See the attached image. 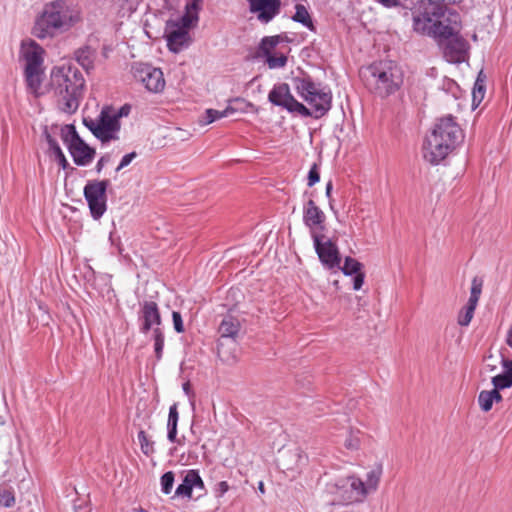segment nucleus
Listing matches in <instances>:
<instances>
[{
	"label": "nucleus",
	"instance_id": "nucleus-31",
	"mask_svg": "<svg viewBox=\"0 0 512 512\" xmlns=\"http://www.w3.org/2000/svg\"><path fill=\"white\" fill-rule=\"evenodd\" d=\"M15 504V495L13 488L8 484L0 485V505L5 508L13 507Z\"/></svg>",
	"mask_w": 512,
	"mask_h": 512
},
{
	"label": "nucleus",
	"instance_id": "nucleus-47",
	"mask_svg": "<svg viewBox=\"0 0 512 512\" xmlns=\"http://www.w3.org/2000/svg\"><path fill=\"white\" fill-rule=\"evenodd\" d=\"M136 157H137V153L135 151L124 155L122 157L118 167L116 168V172H119L120 170H122L123 168L128 166Z\"/></svg>",
	"mask_w": 512,
	"mask_h": 512
},
{
	"label": "nucleus",
	"instance_id": "nucleus-26",
	"mask_svg": "<svg viewBox=\"0 0 512 512\" xmlns=\"http://www.w3.org/2000/svg\"><path fill=\"white\" fill-rule=\"evenodd\" d=\"M24 73L28 89L35 96L41 95L42 93H40L39 90L41 88L44 71H33L32 74H30L29 71H24Z\"/></svg>",
	"mask_w": 512,
	"mask_h": 512
},
{
	"label": "nucleus",
	"instance_id": "nucleus-5",
	"mask_svg": "<svg viewBox=\"0 0 512 512\" xmlns=\"http://www.w3.org/2000/svg\"><path fill=\"white\" fill-rule=\"evenodd\" d=\"M365 86L375 95L386 98L396 93L403 84V71L394 61L373 62L360 70Z\"/></svg>",
	"mask_w": 512,
	"mask_h": 512
},
{
	"label": "nucleus",
	"instance_id": "nucleus-52",
	"mask_svg": "<svg viewBox=\"0 0 512 512\" xmlns=\"http://www.w3.org/2000/svg\"><path fill=\"white\" fill-rule=\"evenodd\" d=\"M110 162V155L109 154H105L103 155L97 162L96 166H95V170L97 173H100L102 171V169L105 167L106 164H108Z\"/></svg>",
	"mask_w": 512,
	"mask_h": 512
},
{
	"label": "nucleus",
	"instance_id": "nucleus-11",
	"mask_svg": "<svg viewBox=\"0 0 512 512\" xmlns=\"http://www.w3.org/2000/svg\"><path fill=\"white\" fill-rule=\"evenodd\" d=\"M134 78L144 84L153 93L161 92L165 87L163 72L149 64L140 63L133 67Z\"/></svg>",
	"mask_w": 512,
	"mask_h": 512
},
{
	"label": "nucleus",
	"instance_id": "nucleus-28",
	"mask_svg": "<svg viewBox=\"0 0 512 512\" xmlns=\"http://www.w3.org/2000/svg\"><path fill=\"white\" fill-rule=\"evenodd\" d=\"M60 135L63 142L67 145V147H72L73 143L78 142L82 139L75 126L73 124H67L60 128Z\"/></svg>",
	"mask_w": 512,
	"mask_h": 512
},
{
	"label": "nucleus",
	"instance_id": "nucleus-46",
	"mask_svg": "<svg viewBox=\"0 0 512 512\" xmlns=\"http://www.w3.org/2000/svg\"><path fill=\"white\" fill-rule=\"evenodd\" d=\"M443 89L446 92H450L454 98H457V93L460 91L457 83L451 79H445L443 81Z\"/></svg>",
	"mask_w": 512,
	"mask_h": 512
},
{
	"label": "nucleus",
	"instance_id": "nucleus-61",
	"mask_svg": "<svg viewBox=\"0 0 512 512\" xmlns=\"http://www.w3.org/2000/svg\"><path fill=\"white\" fill-rule=\"evenodd\" d=\"M258 489H259V491H260L261 493H264V492H265L263 482H259V484H258Z\"/></svg>",
	"mask_w": 512,
	"mask_h": 512
},
{
	"label": "nucleus",
	"instance_id": "nucleus-2",
	"mask_svg": "<svg viewBox=\"0 0 512 512\" xmlns=\"http://www.w3.org/2000/svg\"><path fill=\"white\" fill-rule=\"evenodd\" d=\"M85 80L82 73L74 67H54L51 71L49 88L58 98L61 111L73 114L77 111L83 96Z\"/></svg>",
	"mask_w": 512,
	"mask_h": 512
},
{
	"label": "nucleus",
	"instance_id": "nucleus-24",
	"mask_svg": "<svg viewBox=\"0 0 512 512\" xmlns=\"http://www.w3.org/2000/svg\"><path fill=\"white\" fill-rule=\"evenodd\" d=\"M96 56V51L92 49L90 46H84L75 51V58L77 62L85 69L87 72L94 68V59Z\"/></svg>",
	"mask_w": 512,
	"mask_h": 512
},
{
	"label": "nucleus",
	"instance_id": "nucleus-55",
	"mask_svg": "<svg viewBox=\"0 0 512 512\" xmlns=\"http://www.w3.org/2000/svg\"><path fill=\"white\" fill-rule=\"evenodd\" d=\"M500 389H497L494 387V389L490 390V395L492 397V401L494 402H500L502 400V396L499 392Z\"/></svg>",
	"mask_w": 512,
	"mask_h": 512
},
{
	"label": "nucleus",
	"instance_id": "nucleus-15",
	"mask_svg": "<svg viewBox=\"0 0 512 512\" xmlns=\"http://www.w3.org/2000/svg\"><path fill=\"white\" fill-rule=\"evenodd\" d=\"M140 332L147 334L154 327H161L162 317L158 304L154 301L145 300L140 303L139 310Z\"/></svg>",
	"mask_w": 512,
	"mask_h": 512
},
{
	"label": "nucleus",
	"instance_id": "nucleus-60",
	"mask_svg": "<svg viewBox=\"0 0 512 512\" xmlns=\"http://www.w3.org/2000/svg\"><path fill=\"white\" fill-rule=\"evenodd\" d=\"M109 239H110L112 245H117V247L119 249V252L121 253V248L119 247V242L115 243L114 233L113 232L110 233Z\"/></svg>",
	"mask_w": 512,
	"mask_h": 512
},
{
	"label": "nucleus",
	"instance_id": "nucleus-12",
	"mask_svg": "<svg viewBox=\"0 0 512 512\" xmlns=\"http://www.w3.org/2000/svg\"><path fill=\"white\" fill-rule=\"evenodd\" d=\"M443 51L444 58L449 63H460L464 59L467 50V41L458 35L457 28L455 33L449 38H435Z\"/></svg>",
	"mask_w": 512,
	"mask_h": 512
},
{
	"label": "nucleus",
	"instance_id": "nucleus-41",
	"mask_svg": "<svg viewBox=\"0 0 512 512\" xmlns=\"http://www.w3.org/2000/svg\"><path fill=\"white\" fill-rule=\"evenodd\" d=\"M485 94V83L483 79L477 78L473 88V103L478 105L484 98Z\"/></svg>",
	"mask_w": 512,
	"mask_h": 512
},
{
	"label": "nucleus",
	"instance_id": "nucleus-51",
	"mask_svg": "<svg viewBox=\"0 0 512 512\" xmlns=\"http://www.w3.org/2000/svg\"><path fill=\"white\" fill-rule=\"evenodd\" d=\"M179 420V413H178V407L177 403H174L169 408V414H168V421L172 423H178Z\"/></svg>",
	"mask_w": 512,
	"mask_h": 512
},
{
	"label": "nucleus",
	"instance_id": "nucleus-23",
	"mask_svg": "<svg viewBox=\"0 0 512 512\" xmlns=\"http://www.w3.org/2000/svg\"><path fill=\"white\" fill-rule=\"evenodd\" d=\"M504 371L492 378V384L497 389H506L512 386V360L503 358Z\"/></svg>",
	"mask_w": 512,
	"mask_h": 512
},
{
	"label": "nucleus",
	"instance_id": "nucleus-1",
	"mask_svg": "<svg viewBox=\"0 0 512 512\" xmlns=\"http://www.w3.org/2000/svg\"><path fill=\"white\" fill-rule=\"evenodd\" d=\"M312 106V110L299 102L291 93L287 83H278L273 86L268 94V100L275 106L287 110L291 114H298L301 117H313L319 119L326 115L332 106V93L327 87H321L311 94L300 96Z\"/></svg>",
	"mask_w": 512,
	"mask_h": 512
},
{
	"label": "nucleus",
	"instance_id": "nucleus-40",
	"mask_svg": "<svg viewBox=\"0 0 512 512\" xmlns=\"http://www.w3.org/2000/svg\"><path fill=\"white\" fill-rule=\"evenodd\" d=\"M266 63L270 69L282 68L286 66L288 58L286 55L281 54L280 56H274L270 54L265 57Z\"/></svg>",
	"mask_w": 512,
	"mask_h": 512
},
{
	"label": "nucleus",
	"instance_id": "nucleus-8",
	"mask_svg": "<svg viewBox=\"0 0 512 512\" xmlns=\"http://www.w3.org/2000/svg\"><path fill=\"white\" fill-rule=\"evenodd\" d=\"M330 491L335 495V500L343 505L362 502L367 496L364 482L355 476L338 479Z\"/></svg>",
	"mask_w": 512,
	"mask_h": 512
},
{
	"label": "nucleus",
	"instance_id": "nucleus-37",
	"mask_svg": "<svg viewBox=\"0 0 512 512\" xmlns=\"http://www.w3.org/2000/svg\"><path fill=\"white\" fill-rule=\"evenodd\" d=\"M138 441L140 443L141 451L146 456H150L155 452L154 442L149 440L145 431L141 430L138 433Z\"/></svg>",
	"mask_w": 512,
	"mask_h": 512
},
{
	"label": "nucleus",
	"instance_id": "nucleus-59",
	"mask_svg": "<svg viewBox=\"0 0 512 512\" xmlns=\"http://www.w3.org/2000/svg\"><path fill=\"white\" fill-rule=\"evenodd\" d=\"M183 391H184L187 395H189V394H190V391H191V385H190V383H189V382H185V383L183 384Z\"/></svg>",
	"mask_w": 512,
	"mask_h": 512
},
{
	"label": "nucleus",
	"instance_id": "nucleus-25",
	"mask_svg": "<svg viewBox=\"0 0 512 512\" xmlns=\"http://www.w3.org/2000/svg\"><path fill=\"white\" fill-rule=\"evenodd\" d=\"M294 22L300 23L307 27L310 31L316 32V27L313 23V20L307 10V8L302 4L295 5V13L291 17Z\"/></svg>",
	"mask_w": 512,
	"mask_h": 512
},
{
	"label": "nucleus",
	"instance_id": "nucleus-30",
	"mask_svg": "<svg viewBox=\"0 0 512 512\" xmlns=\"http://www.w3.org/2000/svg\"><path fill=\"white\" fill-rule=\"evenodd\" d=\"M152 339L154 341L155 357L159 361L162 358L164 349V332L161 327L153 328Z\"/></svg>",
	"mask_w": 512,
	"mask_h": 512
},
{
	"label": "nucleus",
	"instance_id": "nucleus-49",
	"mask_svg": "<svg viewBox=\"0 0 512 512\" xmlns=\"http://www.w3.org/2000/svg\"><path fill=\"white\" fill-rule=\"evenodd\" d=\"M83 124L85 125V127H87L91 132L92 134L98 139V133L96 131V129L98 128V119L97 120H93L91 118H83Z\"/></svg>",
	"mask_w": 512,
	"mask_h": 512
},
{
	"label": "nucleus",
	"instance_id": "nucleus-33",
	"mask_svg": "<svg viewBox=\"0 0 512 512\" xmlns=\"http://www.w3.org/2000/svg\"><path fill=\"white\" fill-rule=\"evenodd\" d=\"M235 112V109L231 106H228L226 109L219 111L215 109H207L205 112V124H210L218 119L223 117H227L228 115Z\"/></svg>",
	"mask_w": 512,
	"mask_h": 512
},
{
	"label": "nucleus",
	"instance_id": "nucleus-48",
	"mask_svg": "<svg viewBox=\"0 0 512 512\" xmlns=\"http://www.w3.org/2000/svg\"><path fill=\"white\" fill-rule=\"evenodd\" d=\"M130 112H131V106L129 104H124L117 111H114L112 109V115L114 117H116V119H118V121H120V118L128 116L130 114Z\"/></svg>",
	"mask_w": 512,
	"mask_h": 512
},
{
	"label": "nucleus",
	"instance_id": "nucleus-6",
	"mask_svg": "<svg viewBox=\"0 0 512 512\" xmlns=\"http://www.w3.org/2000/svg\"><path fill=\"white\" fill-rule=\"evenodd\" d=\"M78 21V15L64 0L45 5L37 18L32 34L38 39L53 37L56 33L69 30Z\"/></svg>",
	"mask_w": 512,
	"mask_h": 512
},
{
	"label": "nucleus",
	"instance_id": "nucleus-39",
	"mask_svg": "<svg viewBox=\"0 0 512 512\" xmlns=\"http://www.w3.org/2000/svg\"><path fill=\"white\" fill-rule=\"evenodd\" d=\"M175 474L173 471L165 472L160 479L161 491L168 495L171 493L174 485Z\"/></svg>",
	"mask_w": 512,
	"mask_h": 512
},
{
	"label": "nucleus",
	"instance_id": "nucleus-53",
	"mask_svg": "<svg viewBox=\"0 0 512 512\" xmlns=\"http://www.w3.org/2000/svg\"><path fill=\"white\" fill-rule=\"evenodd\" d=\"M202 0H191V2L187 3L186 11H192V13H197L200 10V4Z\"/></svg>",
	"mask_w": 512,
	"mask_h": 512
},
{
	"label": "nucleus",
	"instance_id": "nucleus-50",
	"mask_svg": "<svg viewBox=\"0 0 512 512\" xmlns=\"http://www.w3.org/2000/svg\"><path fill=\"white\" fill-rule=\"evenodd\" d=\"M229 488L230 487L226 481H221V482L217 483L214 488L215 496L217 498L222 497L229 490Z\"/></svg>",
	"mask_w": 512,
	"mask_h": 512
},
{
	"label": "nucleus",
	"instance_id": "nucleus-9",
	"mask_svg": "<svg viewBox=\"0 0 512 512\" xmlns=\"http://www.w3.org/2000/svg\"><path fill=\"white\" fill-rule=\"evenodd\" d=\"M110 185L108 179L89 180L83 189L84 198L88 204L91 216L99 220L107 209V188Z\"/></svg>",
	"mask_w": 512,
	"mask_h": 512
},
{
	"label": "nucleus",
	"instance_id": "nucleus-7",
	"mask_svg": "<svg viewBox=\"0 0 512 512\" xmlns=\"http://www.w3.org/2000/svg\"><path fill=\"white\" fill-rule=\"evenodd\" d=\"M240 328L241 324L237 318L226 315L222 319L218 328L220 337L217 343V351L223 361L229 362L236 360L238 352L237 338Z\"/></svg>",
	"mask_w": 512,
	"mask_h": 512
},
{
	"label": "nucleus",
	"instance_id": "nucleus-3",
	"mask_svg": "<svg viewBox=\"0 0 512 512\" xmlns=\"http://www.w3.org/2000/svg\"><path fill=\"white\" fill-rule=\"evenodd\" d=\"M463 140V132L452 115L438 120L423 144V156L431 164H438Z\"/></svg>",
	"mask_w": 512,
	"mask_h": 512
},
{
	"label": "nucleus",
	"instance_id": "nucleus-13",
	"mask_svg": "<svg viewBox=\"0 0 512 512\" xmlns=\"http://www.w3.org/2000/svg\"><path fill=\"white\" fill-rule=\"evenodd\" d=\"M164 37L168 49L173 53H179L191 43L189 31L180 27L174 20H168L165 26Z\"/></svg>",
	"mask_w": 512,
	"mask_h": 512
},
{
	"label": "nucleus",
	"instance_id": "nucleus-35",
	"mask_svg": "<svg viewBox=\"0 0 512 512\" xmlns=\"http://www.w3.org/2000/svg\"><path fill=\"white\" fill-rule=\"evenodd\" d=\"M483 287V279L481 277L475 276L471 282V291L468 302L476 305L479 301L480 295L482 293Z\"/></svg>",
	"mask_w": 512,
	"mask_h": 512
},
{
	"label": "nucleus",
	"instance_id": "nucleus-58",
	"mask_svg": "<svg viewBox=\"0 0 512 512\" xmlns=\"http://www.w3.org/2000/svg\"><path fill=\"white\" fill-rule=\"evenodd\" d=\"M332 189H333V185H332V181H329L327 184H326V189H325V194L328 198L331 197V192H332Z\"/></svg>",
	"mask_w": 512,
	"mask_h": 512
},
{
	"label": "nucleus",
	"instance_id": "nucleus-45",
	"mask_svg": "<svg viewBox=\"0 0 512 512\" xmlns=\"http://www.w3.org/2000/svg\"><path fill=\"white\" fill-rule=\"evenodd\" d=\"M172 321H173V327L177 333H183L184 332V324L182 315L178 311L172 312Z\"/></svg>",
	"mask_w": 512,
	"mask_h": 512
},
{
	"label": "nucleus",
	"instance_id": "nucleus-63",
	"mask_svg": "<svg viewBox=\"0 0 512 512\" xmlns=\"http://www.w3.org/2000/svg\"><path fill=\"white\" fill-rule=\"evenodd\" d=\"M133 512H148V511H146L142 508H135V509H133Z\"/></svg>",
	"mask_w": 512,
	"mask_h": 512
},
{
	"label": "nucleus",
	"instance_id": "nucleus-22",
	"mask_svg": "<svg viewBox=\"0 0 512 512\" xmlns=\"http://www.w3.org/2000/svg\"><path fill=\"white\" fill-rule=\"evenodd\" d=\"M292 82L299 96L311 94V92L323 87L321 82L314 81L311 75L304 71H301L298 76L293 77Z\"/></svg>",
	"mask_w": 512,
	"mask_h": 512
},
{
	"label": "nucleus",
	"instance_id": "nucleus-21",
	"mask_svg": "<svg viewBox=\"0 0 512 512\" xmlns=\"http://www.w3.org/2000/svg\"><path fill=\"white\" fill-rule=\"evenodd\" d=\"M363 264L360 263L358 260L348 256L344 260V265L339 269L346 275V276H354L353 277V289L359 290L363 283L365 274L362 272Z\"/></svg>",
	"mask_w": 512,
	"mask_h": 512
},
{
	"label": "nucleus",
	"instance_id": "nucleus-10",
	"mask_svg": "<svg viewBox=\"0 0 512 512\" xmlns=\"http://www.w3.org/2000/svg\"><path fill=\"white\" fill-rule=\"evenodd\" d=\"M311 237L321 264L328 270L340 268L341 255L336 242L315 231L311 232Z\"/></svg>",
	"mask_w": 512,
	"mask_h": 512
},
{
	"label": "nucleus",
	"instance_id": "nucleus-14",
	"mask_svg": "<svg viewBox=\"0 0 512 512\" xmlns=\"http://www.w3.org/2000/svg\"><path fill=\"white\" fill-rule=\"evenodd\" d=\"M120 130V121L112 115V108L105 106L98 116V128L96 129L98 139L102 143L117 140V132Z\"/></svg>",
	"mask_w": 512,
	"mask_h": 512
},
{
	"label": "nucleus",
	"instance_id": "nucleus-54",
	"mask_svg": "<svg viewBox=\"0 0 512 512\" xmlns=\"http://www.w3.org/2000/svg\"><path fill=\"white\" fill-rule=\"evenodd\" d=\"M55 158L56 160L58 161L59 165L63 168V169H66L68 168L69 166V163L63 153V151H59L58 154L55 155Z\"/></svg>",
	"mask_w": 512,
	"mask_h": 512
},
{
	"label": "nucleus",
	"instance_id": "nucleus-56",
	"mask_svg": "<svg viewBox=\"0 0 512 512\" xmlns=\"http://www.w3.org/2000/svg\"><path fill=\"white\" fill-rule=\"evenodd\" d=\"M273 37L277 38V44H280L282 42L290 43L292 41L285 33L274 35Z\"/></svg>",
	"mask_w": 512,
	"mask_h": 512
},
{
	"label": "nucleus",
	"instance_id": "nucleus-62",
	"mask_svg": "<svg viewBox=\"0 0 512 512\" xmlns=\"http://www.w3.org/2000/svg\"><path fill=\"white\" fill-rule=\"evenodd\" d=\"M477 78H480V79H485V75L483 74V71H480Z\"/></svg>",
	"mask_w": 512,
	"mask_h": 512
},
{
	"label": "nucleus",
	"instance_id": "nucleus-29",
	"mask_svg": "<svg viewBox=\"0 0 512 512\" xmlns=\"http://www.w3.org/2000/svg\"><path fill=\"white\" fill-rule=\"evenodd\" d=\"M277 45V38H274L273 36L263 37L258 45L256 57H266L272 54V50Z\"/></svg>",
	"mask_w": 512,
	"mask_h": 512
},
{
	"label": "nucleus",
	"instance_id": "nucleus-57",
	"mask_svg": "<svg viewBox=\"0 0 512 512\" xmlns=\"http://www.w3.org/2000/svg\"><path fill=\"white\" fill-rule=\"evenodd\" d=\"M506 343L509 347L512 348V326L509 328L507 332Z\"/></svg>",
	"mask_w": 512,
	"mask_h": 512
},
{
	"label": "nucleus",
	"instance_id": "nucleus-16",
	"mask_svg": "<svg viewBox=\"0 0 512 512\" xmlns=\"http://www.w3.org/2000/svg\"><path fill=\"white\" fill-rule=\"evenodd\" d=\"M251 13L264 24L271 22L281 10V0H247Z\"/></svg>",
	"mask_w": 512,
	"mask_h": 512
},
{
	"label": "nucleus",
	"instance_id": "nucleus-32",
	"mask_svg": "<svg viewBox=\"0 0 512 512\" xmlns=\"http://www.w3.org/2000/svg\"><path fill=\"white\" fill-rule=\"evenodd\" d=\"M58 130V126H52L50 129L45 126L43 130V136L45 137V140L49 146V151H51L54 155L58 154L59 151H62L60 148L57 140L53 136V134H56Z\"/></svg>",
	"mask_w": 512,
	"mask_h": 512
},
{
	"label": "nucleus",
	"instance_id": "nucleus-44",
	"mask_svg": "<svg viewBox=\"0 0 512 512\" xmlns=\"http://www.w3.org/2000/svg\"><path fill=\"white\" fill-rule=\"evenodd\" d=\"M177 425L178 423L167 422V439L172 443L180 444L177 438Z\"/></svg>",
	"mask_w": 512,
	"mask_h": 512
},
{
	"label": "nucleus",
	"instance_id": "nucleus-38",
	"mask_svg": "<svg viewBox=\"0 0 512 512\" xmlns=\"http://www.w3.org/2000/svg\"><path fill=\"white\" fill-rule=\"evenodd\" d=\"M359 434V430H349L348 435L344 441V446L346 449L356 451L360 448Z\"/></svg>",
	"mask_w": 512,
	"mask_h": 512
},
{
	"label": "nucleus",
	"instance_id": "nucleus-34",
	"mask_svg": "<svg viewBox=\"0 0 512 512\" xmlns=\"http://www.w3.org/2000/svg\"><path fill=\"white\" fill-rule=\"evenodd\" d=\"M475 309L476 305L467 302L458 314V324L460 326H468L474 316Z\"/></svg>",
	"mask_w": 512,
	"mask_h": 512
},
{
	"label": "nucleus",
	"instance_id": "nucleus-43",
	"mask_svg": "<svg viewBox=\"0 0 512 512\" xmlns=\"http://www.w3.org/2000/svg\"><path fill=\"white\" fill-rule=\"evenodd\" d=\"M307 180H308L307 185L309 187L314 186L316 183H318L320 181L319 164L314 163L311 166V168L308 172Z\"/></svg>",
	"mask_w": 512,
	"mask_h": 512
},
{
	"label": "nucleus",
	"instance_id": "nucleus-42",
	"mask_svg": "<svg viewBox=\"0 0 512 512\" xmlns=\"http://www.w3.org/2000/svg\"><path fill=\"white\" fill-rule=\"evenodd\" d=\"M478 403L480 408L484 412L490 411L493 406V401L490 392L487 390L481 391L478 395Z\"/></svg>",
	"mask_w": 512,
	"mask_h": 512
},
{
	"label": "nucleus",
	"instance_id": "nucleus-36",
	"mask_svg": "<svg viewBox=\"0 0 512 512\" xmlns=\"http://www.w3.org/2000/svg\"><path fill=\"white\" fill-rule=\"evenodd\" d=\"M197 13H192V11H186L184 15H182L179 19L174 20L175 23L179 24L180 27L190 30L198 22Z\"/></svg>",
	"mask_w": 512,
	"mask_h": 512
},
{
	"label": "nucleus",
	"instance_id": "nucleus-19",
	"mask_svg": "<svg viewBox=\"0 0 512 512\" xmlns=\"http://www.w3.org/2000/svg\"><path fill=\"white\" fill-rule=\"evenodd\" d=\"M326 216L324 212L316 205V203L310 199L308 200L303 208V222L311 229L323 230Z\"/></svg>",
	"mask_w": 512,
	"mask_h": 512
},
{
	"label": "nucleus",
	"instance_id": "nucleus-17",
	"mask_svg": "<svg viewBox=\"0 0 512 512\" xmlns=\"http://www.w3.org/2000/svg\"><path fill=\"white\" fill-rule=\"evenodd\" d=\"M193 489H198L202 492L198 497L206 493V488L199 471L190 469L186 471L182 483L177 486L174 497L192 498Z\"/></svg>",
	"mask_w": 512,
	"mask_h": 512
},
{
	"label": "nucleus",
	"instance_id": "nucleus-4",
	"mask_svg": "<svg viewBox=\"0 0 512 512\" xmlns=\"http://www.w3.org/2000/svg\"><path fill=\"white\" fill-rule=\"evenodd\" d=\"M419 8L412 12L413 29L415 32L433 38H449L455 33V25H457L458 13L451 12L454 17V25L444 24L439 19L445 15L446 3L434 0H419Z\"/></svg>",
	"mask_w": 512,
	"mask_h": 512
},
{
	"label": "nucleus",
	"instance_id": "nucleus-18",
	"mask_svg": "<svg viewBox=\"0 0 512 512\" xmlns=\"http://www.w3.org/2000/svg\"><path fill=\"white\" fill-rule=\"evenodd\" d=\"M23 57L26 61L25 70L32 74L33 71H44L43 64V48L35 41H30L29 45L25 47L22 44Z\"/></svg>",
	"mask_w": 512,
	"mask_h": 512
},
{
	"label": "nucleus",
	"instance_id": "nucleus-20",
	"mask_svg": "<svg viewBox=\"0 0 512 512\" xmlns=\"http://www.w3.org/2000/svg\"><path fill=\"white\" fill-rule=\"evenodd\" d=\"M68 150L74 163L78 166L88 165L96 154L95 149L90 147L83 139L73 143L72 147H69Z\"/></svg>",
	"mask_w": 512,
	"mask_h": 512
},
{
	"label": "nucleus",
	"instance_id": "nucleus-27",
	"mask_svg": "<svg viewBox=\"0 0 512 512\" xmlns=\"http://www.w3.org/2000/svg\"><path fill=\"white\" fill-rule=\"evenodd\" d=\"M381 475V464H377L375 468H373L371 471L367 473L366 482H364V487L366 488V495L377 489Z\"/></svg>",
	"mask_w": 512,
	"mask_h": 512
}]
</instances>
